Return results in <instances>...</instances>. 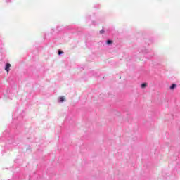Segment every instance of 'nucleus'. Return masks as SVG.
<instances>
[{
    "label": "nucleus",
    "mask_w": 180,
    "mask_h": 180,
    "mask_svg": "<svg viewBox=\"0 0 180 180\" xmlns=\"http://www.w3.org/2000/svg\"><path fill=\"white\" fill-rule=\"evenodd\" d=\"M141 86V88H146V86H147V83H143Z\"/></svg>",
    "instance_id": "obj_3"
},
{
    "label": "nucleus",
    "mask_w": 180,
    "mask_h": 180,
    "mask_svg": "<svg viewBox=\"0 0 180 180\" xmlns=\"http://www.w3.org/2000/svg\"><path fill=\"white\" fill-rule=\"evenodd\" d=\"M64 101H65V98H64V97L60 98V102H64Z\"/></svg>",
    "instance_id": "obj_5"
},
{
    "label": "nucleus",
    "mask_w": 180,
    "mask_h": 180,
    "mask_svg": "<svg viewBox=\"0 0 180 180\" xmlns=\"http://www.w3.org/2000/svg\"><path fill=\"white\" fill-rule=\"evenodd\" d=\"M176 87V84H173L171 86H170V89H174Z\"/></svg>",
    "instance_id": "obj_2"
},
{
    "label": "nucleus",
    "mask_w": 180,
    "mask_h": 180,
    "mask_svg": "<svg viewBox=\"0 0 180 180\" xmlns=\"http://www.w3.org/2000/svg\"><path fill=\"white\" fill-rule=\"evenodd\" d=\"M100 33H101V34H103V33H105V30H101L100 31Z\"/></svg>",
    "instance_id": "obj_7"
},
{
    "label": "nucleus",
    "mask_w": 180,
    "mask_h": 180,
    "mask_svg": "<svg viewBox=\"0 0 180 180\" xmlns=\"http://www.w3.org/2000/svg\"><path fill=\"white\" fill-rule=\"evenodd\" d=\"M58 54L59 56H61V54H64V52L62 51H58Z\"/></svg>",
    "instance_id": "obj_6"
},
{
    "label": "nucleus",
    "mask_w": 180,
    "mask_h": 180,
    "mask_svg": "<svg viewBox=\"0 0 180 180\" xmlns=\"http://www.w3.org/2000/svg\"><path fill=\"white\" fill-rule=\"evenodd\" d=\"M11 68V63H7L5 67V70L7 72V74H9V70Z\"/></svg>",
    "instance_id": "obj_1"
},
{
    "label": "nucleus",
    "mask_w": 180,
    "mask_h": 180,
    "mask_svg": "<svg viewBox=\"0 0 180 180\" xmlns=\"http://www.w3.org/2000/svg\"><path fill=\"white\" fill-rule=\"evenodd\" d=\"M106 43H107V44H112L113 43V41L108 40Z\"/></svg>",
    "instance_id": "obj_4"
}]
</instances>
